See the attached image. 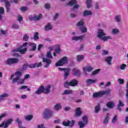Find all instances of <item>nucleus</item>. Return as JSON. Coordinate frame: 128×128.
<instances>
[{
	"instance_id": "f257e3e1",
	"label": "nucleus",
	"mask_w": 128,
	"mask_h": 128,
	"mask_svg": "<svg viewBox=\"0 0 128 128\" xmlns=\"http://www.w3.org/2000/svg\"><path fill=\"white\" fill-rule=\"evenodd\" d=\"M22 76V72H16L14 74L11 75L10 80H12V82L13 84H24V79H21Z\"/></svg>"
},
{
	"instance_id": "f03ea898",
	"label": "nucleus",
	"mask_w": 128,
	"mask_h": 128,
	"mask_svg": "<svg viewBox=\"0 0 128 128\" xmlns=\"http://www.w3.org/2000/svg\"><path fill=\"white\" fill-rule=\"evenodd\" d=\"M82 120L78 122V126L79 128H84L88 124V117L86 116H84L82 117Z\"/></svg>"
},
{
	"instance_id": "7ed1b4c3",
	"label": "nucleus",
	"mask_w": 128,
	"mask_h": 128,
	"mask_svg": "<svg viewBox=\"0 0 128 128\" xmlns=\"http://www.w3.org/2000/svg\"><path fill=\"white\" fill-rule=\"evenodd\" d=\"M74 6L73 7L74 10H78L80 6L78 4V1L76 0H71L68 3L66 4V6Z\"/></svg>"
},
{
	"instance_id": "20e7f679",
	"label": "nucleus",
	"mask_w": 128,
	"mask_h": 128,
	"mask_svg": "<svg viewBox=\"0 0 128 128\" xmlns=\"http://www.w3.org/2000/svg\"><path fill=\"white\" fill-rule=\"evenodd\" d=\"M52 116V112L50 109H46L43 112V118H44V120L50 118Z\"/></svg>"
},
{
	"instance_id": "39448f33",
	"label": "nucleus",
	"mask_w": 128,
	"mask_h": 128,
	"mask_svg": "<svg viewBox=\"0 0 128 128\" xmlns=\"http://www.w3.org/2000/svg\"><path fill=\"white\" fill-rule=\"evenodd\" d=\"M66 64H68V58L64 56L56 64V66H62Z\"/></svg>"
},
{
	"instance_id": "423d86ee",
	"label": "nucleus",
	"mask_w": 128,
	"mask_h": 128,
	"mask_svg": "<svg viewBox=\"0 0 128 128\" xmlns=\"http://www.w3.org/2000/svg\"><path fill=\"white\" fill-rule=\"evenodd\" d=\"M19 60L17 58H11L8 59L5 61L6 64H8V66H12V64H18V62Z\"/></svg>"
},
{
	"instance_id": "0eeeda50",
	"label": "nucleus",
	"mask_w": 128,
	"mask_h": 128,
	"mask_svg": "<svg viewBox=\"0 0 128 128\" xmlns=\"http://www.w3.org/2000/svg\"><path fill=\"white\" fill-rule=\"evenodd\" d=\"M0 1L2 2H4L6 12H8L10 10V4L12 2L8 1V0H0Z\"/></svg>"
},
{
	"instance_id": "6e6552de",
	"label": "nucleus",
	"mask_w": 128,
	"mask_h": 128,
	"mask_svg": "<svg viewBox=\"0 0 128 128\" xmlns=\"http://www.w3.org/2000/svg\"><path fill=\"white\" fill-rule=\"evenodd\" d=\"M12 119H8L6 122H3L2 124H0V128H2L4 126V128H8V126L12 122Z\"/></svg>"
},
{
	"instance_id": "1a4fd4ad",
	"label": "nucleus",
	"mask_w": 128,
	"mask_h": 128,
	"mask_svg": "<svg viewBox=\"0 0 128 128\" xmlns=\"http://www.w3.org/2000/svg\"><path fill=\"white\" fill-rule=\"evenodd\" d=\"M26 50H28V48H25L24 49H21L20 48H18L12 50V52H19L20 54H26Z\"/></svg>"
},
{
	"instance_id": "9d476101",
	"label": "nucleus",
	"mask_w": 128,
	"mask_h": 128,
	"mask_svg": "<svg viewBox=\"0 0 128 128\" xmlns=\"http://www.w3.org/2000/svg\"><path fill=\"white\" fill-rule=\"evenodd\" d=\"M106 36V34L104 32L102 29H99L98 30L97 36L98 38H100L102 40V38Z\"/></svg>"
},
{
	"instance_id": "9b49d317",
	"label": "nucleus",
	"mask_w": 128,
	"mask_h": 128,
	"mask_svg": "<svg viewBox=\"0 0 128 128\" xmlns=\"http://www.w3.org/2000/svg\"><path fill=\"white\" fill-rule=\"evenodd\" d=\"M42 62L44 64V68H48L50 64H52V60L48 58H44Z\"/></svg>"
},
{
	"instance_id": "f8f14e48",
	"label": "nucleus",
	"mask_w": 128,
	"mask_h": 128,
	"mask_svg": "<svg viewBox=\"0 0 128 128\" xmlns=\"http://www.w3.org/2000/svg\"><path fill=\"white\" fill-rule=\"evenodd\" d=\"M42 92L43 94H48L50 92V85H48L46 87L44 86H42Z\"/></svg>"
},
{
	"instance_id": "ddd939ff",
	"label": "nucleus",
	"mask_w": 128,
	"mask_h": 128,
	"mask_svg": "<svg viewBox=\"0 0 128 128\" xmlns=\"http://www.w3.org/2000/svg\"><path fill=\"white\" fill-rule=\"evenodd\" d=\"M83 68L84 74H86V76L88 74V72H92V70H94V68L91 66L84 67V68Z\"/></svg>"
},
{
	"instance_id": "4468645a",
	"label": "nucleus",
	"mask_w": 128,
	"mask_h": 128,
	"mask_svg": "<svg viewBox=\"0 0 128 128\" xmlns=\"http://www.w3.org/2000/svg\"><path fill=\"white\" fill-rule=\"evenodd\" d=\"M112 56H107L104 59V62L107 63L108 66H112Z\"/></svg>"
},
{
	"instance_id": "2eb2a0df",
	"label": "nucleus",
	"mask_w": 128,
	"mask_h": 128,
	"mask_svg": "<svg viewBox=\"0 0 128 128\" xmlns=\"http://www.w3.org/2000/svg\"><path fill=\"white\" fill-rule=\"evenodd\" d=\"M29 52H34L36 50V44L34 43H29Z\"/></svg>"
},
{
	"instance_id": "dca6fc26",
	"label": "nucleus",
	"mask_w": 128,
	"mask_h": 128,
	"mask_svg": "<svg viewBox=\"0 0 128 128\" xmlns=\"http://www.w3.org/2000/svg\"><path fill=\"white\" fill-rule=\"evenodd\" d=\"M98 82V80H92V79H88L86 80V84L87 86H90V85L92 84H95Z\"/></svg>"
},
{
	"instance_id": "f3484780",
	"label": "nucleus",
	"mask_w": 128,
	"mask_h": 128,
	"mask_svg": "<svg viewBox=\"0 0 128 128\" xmlns=\"http://www.w3.org/2000/svg\"><path fill=\"white\" fill-rule=\"evenodd\" d=\"M72 74L73 76H80V70L74 68L72 69Z\"/></svg>"
},
{
	"instance_id": "a211bd4d",
	"label": "nucleus",
	"mask_w": 128,
	"mask_h": 128,
	"mask_svg": "<svg viewBox=\"0 0 128 128\" xmlns=\"http://www.w3.org/2000/svg\"><path fill=\"white\" fill-rule=\"evenodd\" d=\"M118 104L117 106V110H118L119 112H122V108L120 106H122V108H124V102H122V100H118Z\"/></svg>"
},
{
	"instance_id": "6ab92c4d",
	"label": "nucleus",
	"mask_w": 128,
	"mask_h": 128,
	"mask_svg": "<svg viewBox=\"0 0 128 128\" xmlns=\"http://www.w3.org/2000/svg\"><path fill=\"white\" fill-rule=\"evenodd\" d=\"M44 30L46 32L52 30V24L50 22L48 23L44 26Z\"/></svg>"
},
{
	"instance_id": "aec40b11",
	"label": "nucleus",
	"mask_w": 128,
	"mask_h": 128,
	"mask_svg": "<svg viewBox=\"0 0 128 128\" xmlns=\"http://www.w3.org/2000/svg\"><path fill=\"white\" fill-rule=\"evenodd\" d=\"M70 86H76L78 84V81L76 79H73L70 82Z\"/></svg>"
},
{
	"instance_id": "412c9836",
	"label": "nucleus",
	"mask_w": 128,
	"mask_h": 128,
	"mask_svg": "<svg viewBox=\"0 0 128 128\" xmlns=\"http://www.w3.org/2000/svg\"><path fill=\"white\" fill-rule=\"evenodd\" d=\"M84 40V36H72V40H75L76 42H78V40Z\"/></svg>"
},
{
	"instance_id": "4be33fe9",
	"label": "nucleus",
	"mask_w": 128,
	"mask_h": 128,
	"mask_svg": "<svg viewBox=\"0 0 128 128\" xmlns=\"http://www.w3.org/2000/svg\"><path fill=\"white\" fill-rule=\"evenodd\" d=\"M82 16H92V12L90 10H86L84 12Z\"/></svg>"
},
{
	"instance_id": "5701e85b",
	"label": "nucleus",
	"mask_w": 128,
	"mask_h": 128,
	"mask_svg": "<svg viewBox=\"0 0 128 128\" xmlns=\"http://www.w3.org/2000/svg\"><path fill=\"white\" fill-rule=\"evenodd\" d=\"M74 94V91L72 90H66L62 94L63 96H66L68 94Z\"/></svg>"
},
{
	"instance_id": "b1692460",
	"label": "nucleus",
	"mask_w": 128,
	"mask_h": 128,
	"mask_svg": "<svg viewBox=\"0 0 128 128\" xmlns=\"http://www.w3.org/2000/svg\"><path fill=\"white\" fill-rule=\"evenodd\" d=\"M84 19L80 20V22H79L77 24V26L78 28H82L83 26H84Z\"/></svg>"
},
{
	"instance_id": "393cba45",
	"label": "nucleus",
	"mask_w": 128,
	"mask_h": 128,
	"mask_svg": "<svg viewBox=\"0 0 128 128\" xmlns=\"http://www.w3.org/2000/svg\"><path fill=\"white\" fill-rule=\"evenodd\" d=\"M80 116H82V110H80V108H78L75 112V116L78 118Z\"/></svg>"
},
{
	"instance_id": "a878e982",
	"label": "nucleus",
	"mask_w": 128,
	"mask_h": 128,
	"mask_svg": "<svg viewBox=\"0 0 128 128\" xmlns=\"http://www.w3.org/2000/svg\"><path fill=\"white\" fill-rule=\"evenodd\" d=\"M102 96V92H94L93 94L92 98H100Z\"/></svg>"
},
{
	"instance_id": "bb28decb",
	"label": "nucleus",
	"mask_w": 128,
	"mask_h": 128,
	"mask_svg": "<svg viewBox=\"0 0 128 128\" xmlns=\"http://www.w3.org/2000/svg\"><path fill=\"white\" fill-rule=\"evenodd\" d=\"M114 18L118 24H120L122 22V16L120 15L115 16Z\"/></svg>"
},
{
	"instance_id": "cd10ccee",
	"label": "nucleus",
	"mask_w": 128,
	"mask_h": 128,
	"mask_svg": "<svg viewBox=\"0 0 128 128\" xmlns=\"http://www.w3.org/2000/svg\"><path fill=\"white\" fill-rule=\"evenodd\" d=\"M106 106L108 108H114V102H109L106 103Z\"/></svg>"
},
{
	"instance_id": "c85d7f7f",
	"label": "nucleus",
	"mask_w": 128,
	"mask_h": 128,
	"mask_svg": "<svg viewBox=\"0 0 128 128\" xmlns=\"http://www.w3.org/2000/svg\"><path fill=\"white\" fill-rule=\"evenodd\" d=\"M70 68H68L67 70L64 74V80H66L68 76V74H70Z\"/></svg>"
},
{
	"instance_id": "c756f323",
	"label": "nucleus",
	"mask_w": 128,
	"mask_h": 128,
	"mask_svg": "<svg viewBox=\"0 0 128 128\" xmlns=\"http://www.w3.org/2000/svg\"><path fill=\"white\" fill-rule=\"evenodd\" d=\"M84 55L79 54L77 56L76 60L78 62H82V60H84Z\"/></svg>"
},
{
	"instance_id": "7c9ffc66",
	"label": "nucleus",
	"mask_w": 128,
	"mask_h": 128,
	"mask_svg": "<svg viewBox=\"0 0 128 128\" xmlns=\"http://www.w3.org/2000/svg\"><path fill=\"white\" fill-rule=\"evenodd\" d=\"M100 112V104H98L94 107V112L98 114Z\"/></svg>"
},
{
	"instance_id": "2f4dec72",
	"label": "nucleus",
	"mask_w": 128,
	"mask_h": 128,
	"mask_svg": "<svg viewBox=\"0 0 128 128\" xmlns=\"http://www.w3.org/2000/svg\"><path fill=\"white\" fill-rule=\"evenodd\" d=\"M60 108H62V104L60 103L56 104L54 108V110L56 112H58V110H60Z\"/></svg>"
},
{
	"instance_id": "473e14b6",
	"label": "nucleus",
	"mask_w": 128,
	"mask_h": 128,
	"mask_svg": "<svg viewBox=\"0 0 128 128\" xmlns=\"http://www.w3.org/2000/svg\"><path fill=\"white\" fill-rule=\"evenodd\" d=\"M43 94L42 86H40L38 89L35 92L36 94Z\"/></svg>"
},
{
	"instance_id": "72a5a7b5",
	"label": "nucleus",
	"mask_w": 128,
	"mask_h": 128,
	"mask_svg": "<svg viewBox=\"0 0 128 128\" xmlns=\"http://www.w3.org/2000/svg\"><path fill=\"white\" fill-rule=\"evenodd\" d=\"M108 120H110V114H107L103 121V124H106L108 122Z\"/></svg>"
},
{
	"instance_id": "f704fd0d",
	"label": "nucleus",
	"mask_w": 128,
	"mask_h": 128,
	"mask_svg": "<svg viewBox=\"0 0 128 128\" xmlns=\"http://www.w3.org/2000/svg\"><path fill=\"white\" fill-rule=\"evenodd\" d=\"M8 94L6 93H4L3 94L0 95V102L4 100L5 98H8Z\"/></svg>"
},
{
	"instance_id": "c9c22d12",
	"label": "nucleus",
	"mask_w": 128,
	"mask_h": 128,
	"mask_svg": "<svg viewBox=\"0 0 128 128\" xmlns=\"http://www.w3.org/2000/svg\"><path fill=\"white\" fill-rule=\"evenodd\" d=\"M92 0H87L86 1V4L88 8H92Z\"/></svg>"
},
{
	"instance_id": "e433bc0d",
	"label": "nucleus",
	"mask_w": 128,
	"mask_h": 128,
	"mask_svg": "<svg viewBox=\"0 0 128 128\" xmlns=\"http://www.w3.org/2000/svg\"><path fill=\"white\" fill-rule=\"evenodd\" d=\"M108 40H112V38L110 36H104L101 40L103 42H106Z\"/></svg>"
},
{
	"instance_id": "4c0bfd02",
	"label": "nucleus",
	"mask_w": 128,
	"mask_h": 128,
	"mask_svg": "<svg viewBox=\"0 0 128 128\" xmlns=\"http://www.w3.org/2000/svg\"><path fill=\"white\" fill-rule=\"evenodd\" d=\"M64 88H70V82L66 81L64 83Z\"/></svg>"
},
{
	"instance_id": "58836bf2",
	"label": "nucleus",
	"mask_w": 128,
	"mask_h": 128,
	"mask_svg": "<svg viewBox=\"0 0 128 128\" xmlns=\"http://www.w3.org/2000/svg\"><path fill=\"white\" fill-rule=\"evenodd\" d=\"M33 40H40V37H38V32H36L34 33Z\"/></svg>"
},
{
	"instance_id": "ea45409f",
	"label": "nucleus",
	"mask_w": 128,
	"mask_h": 128,
	"mask_svg": "<svg viewBox=\"0 0 128 128\" xmlns=\"http://www.w3.org/2000/svg\"><path fill=\"white\" fill-rule=\"evenodd\" d=\"M33 118H34V116H32V115H28L25 116V120H28L30 122L32 120Z\"/></svg>"
},
{
	"instance_id": "a19ab883",
	"label": "nucleus",
	"mask_w": 128,
	"mask_h": 128,
	"mask_svg": "<svg viewBox=\"0 0 128 128\" xmlns=\"http://www.w3.org/2000/svg\"><path fill=\"white\" fill-rule=\"evenodd\" d=\"M34 16H36L35 20H40L42 18V14H40L38 16L34 15Z\"/></svg>"
},
{
	"instance_id": "79ce46f5",
	"label": "nucleus",
	"mask_w": 128,
	"mask_h": 128,
	"mask_svg": "<svg viewBox=\"0 0 128 128\" xmlns=\"http://www.w3.org/2000/svg\"><path fill=\"white\" fill-rule=\"evenodd\" d=\"M126 68V64H122L120 68L118 67L117 68V70H124Z\"/></svg>"
},
{
	"instance_id": "37998d69",
	"label": "nucleus",
	"mask_w": 128,
	"mask_h": 128,
	"mask_svg": "<svg viewBox=\"0 0 128 128\" xmlns=\"http://www.w3.org/2000/svg\"><path fill=\"white\" fill-rule=\"evenodd\" d=\"M46 56L47 58L48 59L52 58V52H50V51H48L46 52Z\"/></svg>"
},
{
	"instance_id": "c03bdc74",
	"label": "nucleus",
	"mask_w": 128,
	"mask_h": 128,
	"mask_svg": "<svg viewBox=\"0 0 128 128\" xmlns=\"http://www.w3.org/2000/svg\"><path fill=\"white\" fill-rule=\"evenodd\" d=\"M56 54H60L62 52L60 50V45H57L56 48L55 50Z\"/></svg>"
},
{
	"instance_id": "a18cd8bd",
	"label": "nucleus",
	"mask_w": 128,
	"mask_h": 128,
	"mask_svg": "<svg viewBox=\"0 0 128 128\" xmlns=\"http://www.w3.org/2000/svg\"><path fill=\"white\" fill-rule=\"evenodd\" d=\"M80 29L81 30V32H82V34H84V32H88V29L85 26H84L82 28H80Z\"/></svg>"
},
{
	"instance_id": "49530a36",
	"label": "nucleus",
	"mask_w": 128,
	"mask_h": 128,
	"mask_svg": "<svg viewBox=\"0 0 128 128\" xmlns=\"http://www.w3.org/2000/svg\"><path fill=\"white\" fill-rule=\"evenodd\" d=\"M112 32L114 34H120V30L118 28H114L112 30Z\"/></svg>"
},
{
	"instance_id": "de8ad7c7",
	"label": "nucleus",
	"mask_w": 128,
	"mask_h": 128,
	"mask_svg": "<svg viewBox=\"0 0 128 128\" xmlns=\"http://www.w3.org/2000/svg\"><path fill=\"white\" fill-rule=\"evenodd\" d=\"M26 88H27V90H28V92H30V88L26 86H23L20 87V90H26Z\"/></svg>"
},
{
	"instance_id": "09e8293b",
	"label": "nucleus",
	"mask_w": 128,
	"mask_h": 128,
	"mask_svg": "<svg viewBox=\"0 0 128 128\" xmlns=\"http://www.w3.org/2000/svg\"><path fill=\"white\" fill-rule=\"evenodd\" d=\"M70 124V120H68V122L66 121H64L62 122V126H69Z\"/></svg>"
},
{
	"instance_id": "8fccbe9b",
	"label": "nucleus",
	"mask_w": 128,
	"mask_h": 128,
	"mask_svg": "<svg viewBox=\"0 0 128 128\" xmlns=\"http://www.w3.org/2000/svg\"><path fill=\"white\" fill-rule=\"evenodd\" d=\"M100 72V69L96 70L92 72V76H95V74H98Z\"/></svg>"
},
{
	"instance_id": "3c124183",
	"label": "nucleus",
	"mask_w": 128,
	"mask_h": 128,
	"mask_svg": "<svg viewBox=\"0 0 128 128\" xmlns=\"http://www.w3.org/2000/svg\"><path fill=\"white\" fill-rule=\"evenodd\" d=\"M101 92L102 94V96H104V94H110V90H104V91H101Z\"/></svg>"
},
{
	"instance_id": "603ef678",
	"label": "nucleus",
	"mask_w": 128,
	"mask_h": 128,
	"mask_svg": "<svg viewBox=\"0 0 128 128\" xmlns=\"http://www.w3.org/2000/svg\"><path fill=\"white\" fill-rule=\"evenodd\" d=\"M23 40L24 42H28V36L26 34H25L23 36Z\"/></svg>"
},
{
	"instance_id": "864d4df0",
	"label": "nucleus",
	"mask_w": 128,
	"mask_h": 128,
	"mask_svg": "<svg viewBox=\"0 0 128 128\" xmlns=\"http://www.w3.org/2000/svg\"><path fill=\"white\" fill-rule=\"evenodd\" d=\"M119 84H124V79L119 78L118 80Z\"/></svg>"
},
{
	"instance_id": "5fc2aeb1",
	"label": "nucleus",
	"mask_w": 128,
	"mask_h": 128,
	"mask_svg": "<svg viewBox=\"0 0 128 128\" xmlns=\"http://www.w3.org/2000/svg\"><path fill=\"white\" fill-rule=\"evenodd\" d=\"M35 68H40L42 66V63L40 62L39 63H34Z\"/></svg>"
},
{
	"instance_id": "6e6d98bb",
	"label": "nucleus",
	"mask_w": 128,
	"mask_h": 128,
	"mask_svg": "<svg viewBox=\"0 0 128 128\" xmlns=\"http://www.w3.org/2000/svg\"><path fill=\"white\" fill-rule=\"evenodd\" d=\"M21 12H26L28 10V7L22 6L20 8Z\"/></svg>"
},
{
	"instance_id": "4d7b16f0",
	"label": "nucleus",
	"mask_w": 128,
	"mask_h": 128,
	"mask_svg": "<svg viewBox=\"0 0 128 128\" xmlns=\"http://www.w3.org/2000/svg\"><path fill=\"white\" fill-rule=\"evenodd\" d=\"M60 16V14L59 13H56L54 17L53 18V20H58V16Z\"/></svg>"
},
{
	"instance_id": "13d9d810",
	"label": "nucleus",
	"mask_w": 128,
	"mask_h": 128,
	"mask_svg": "<svg viewBox=\"0 0 128 128\" xmlns=\"http://www.w3.org/2000/svg\"><path fill=\"white\" fill-rule=\"evenodd\" d=\"M16 122H17V124H18V126H20V124H22V120H20V119L19 118H18L16 120Z\"/></svg>"
},
{
	"instance_id": "bf43d9fd",
	"label": "nucleus",
	"mask_w": 128,
	"mask_h": 128,
	"mask_svg": "<svg viewBox=\"0 0 128 128\" xmlns=\"http://www.w3.org/2000/svg\"><path fill=\"white\" fill-rule=\"evenodd\" d=\"M12 28H15L16 30H18V28H20V26H18V24H13Z\"/></svg>"
},
{
	"instance_id": "052dcab7",
	"label": "nucleus",
	"mask_w": 128,
	"mask_h": 128,
	"mask_svg": "<svg viewBox=\"0 0 128 128\" xmlns=\"http://www.w3.org/2000/svg\"><path fill=\"white\" fill-rule=\"evenodd\" d=\"M70 16L71 18H76V16H78V15L76 14L70 13Z\"/></svg>"
},
{
	"instance_id": "680f3d73",
	"label": "nucleus",
	"mask_w": 128,
	"mask_h": 128,
	"mask_svg": "<svg viewBox=\"0 0 128 128\" xmlns=\"http://www.w3.org/2000/svg\"><path fill=\"white\" fill-rule=\"evenodd\" d=\"M28 68V64H24L23 65L22 70H27Z\"/></svg>"
},
{
	"instance_id": "e2e57ef3",
	"label": "nucleus",
	"mask_w": 128,
	"mask_h": 128,
	"mask_svg": "<svg viewBox=\"0 0 128 128\" xmlns=\"http://www.w3.org/2000/svg\"><path fill=\"white\" fill-rule=\"evenodd\" d=\"M18 18V20L19 22H22V17L20 16V15H18L17 16Z\"/></svg>"
},
{
	"instance_id": "0e129e2a",
	"label": "nucleus",
	"mask_w": 128,
	"mask_h": 128,
	"mask_svg": "<svg viewBox=\"0 0 128 128\" xmlns=\"http://www.w3.org/2000/svg\"><path fill=\"white\" fill-rule=\"evenodd\" d=\"M74 124H76V121H74V120H72L70 122V128H72V126H74Z\"/></svg>"
},
{
	"instance_id": "69168bd1",
	"label": "nucleus",
	"mask_w": 128,
	"mask_h": 128,
	"mask_svg": "<svg viewBox=\"0 0 128 128\" xmlns=\"http://www.w3.org/2000/svg\"><path fill=\"white\" fill-rule=\"evenodd\" d=\"M94 8L96 10H98L100 8V4L96 2L94 4Z\"/></svg>"
},
{
	"instance_id": "338daca9",
	"label": "nucleus",
	"mask_w": 128,
	"mask_h": 128,
	"mask_svg": "<svg viewBox=\"0 0 128 128\" xmlns=\"http://www.w3.org/2000/svg\"><path fill=\"white\" fill-rule=\"evenodd\" d=\"M44 8L46 10H50V4H45Z\"/></svg>"
},
{
	"instance_id": "774afa93",
	"label": "nucleus",
	"mask_w": 128,
	"mask_h": 128,
	"mask_svg": "<svg viewBox=\"0 0 128 128\" xmlns=\"http://www.w3.org/2000/svg\"><path fill=\"white\" fill-rule=\"evenodd\" d=\"M116 120H117V116H116V115H115L114 117L112 118V122L113 123L116 122Z\"/></svg>"
}]
</instances>
